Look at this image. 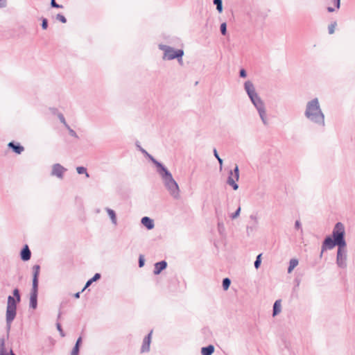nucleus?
I'll list each match as a JSON object with an SVG mask.
<instances>
[{"label":"nucleus","mask_w":355,"mask_h":355,"mask_svg":"<svg viewBox=\"0 0 355 355\" xmlns=\"http://www.w3.org/2000/svg\"><path fill=\"white\" fill-rule=\"evenodd\" d=\"M56 19H58V21H60L64 24L67 22L66 17L64 15H62V14H58L56 15Z\"/></svg>","instance_id":"33"},{"label":"nucleus","mask_w":355,"mask_h":355,"mask_svg":"<svg viewBox=\"0 0 355 355\" xmlns=\"http://www.w3.org/2000/svg\"><path fill=\"white\" fill-rule=\"evenodd\" d=\"M213 3L216 6V10L219 13L223 12V1L222 0H214Z\"/></svg>","instance_id":"24"},{"label":"nucleus","mask_w":355,"mask_h":355,"mask_svg":"<svg viewBox=\"0 0 355 355\" xmlns=\"http://www.w3.org/2000/svg\"><path fill=\"white\" fill-rule=\"evenodd\" d=\"M146 156L150 159V161L157 166V173H160L163 171V169L165 170L166 168L162 163L156 160L152 155L147 153Z\"/></svg>","instance_id":"16"},{"label":"nucleus","mask_w":355,"mask_h":355,"mask_svg":"<svg viewBox=\"0 0 355 355\" xmlns=\"http://www.w3.org/2000/svg\"><path fill=\"white\" fill-rule=\"evenodd\" d=\"M79 349H80V347H78L77 346H74L72 349L71 355H78Z\"/></svg>","instance_id":"39"},{"label":"nucleus","mask_w":355,"mask_h":355,"mask_svg":"<svg viewBox=\"0 0 355 355\" xmlns=\"http://www.w3.org/2000/svg\"><path fill=\"white\" fill-rule=\"evenodd\" d=\"M282 310V305H281V300H277L273 304V309H272V315L275 316L277 314H279L281 312Z\"/></svg>","instance_id":"20"},{"label":"nucleus","mask_w":355,"mask_h":355,"mask_svg":"<svg viewBox=\"0 0 355 355\" xmlns=\"http://www.w3.org/2000/svg\"><path fill=\"white\" fill-rule=\"evenodd\" d=\"M51 6L55 8H62L63 6L62 5L58 4L55 2V0H51Z\"/></svg>","instance_id":"35"},{"label":"nucleus","mask_w":355,"mask_h":355,"mask_svg":"<svg viewBox=\"0 0 355 355\" xmlns=\"http://www.w3.org/2000/svg\"><path fill=\"white\" fill-rule=\"evenodd\" d=\"M82 343V338L81 337H79L77 340H76V343L75 344V346H77L78 347H80V345Z\"/></svg>","instance_id":"46"},{"label":"nucleus","mask_w":355,"mask_h":355,"mask_svg":"<svg viewBox=\"0 0 355 355\" xmlns=\"http://www.w3.org/2000/svg\"><path fill=\"white\" fill-rule=\"evenodd\" d=\"M161 176L164 184L170 193L175 199H178L180 198V189L178 183L173 179L172 174L171 172L166 168L163 169L162 173H159Z\"/></svg>","instance_id":"5"},{"label":"nucleus","mask_w":355,"mask_h":355,"mask_svg":"<svg viewBox=\"0 0 355 355\" xmlns=\"http://www.w3.org/2000/svg\"><path fill=\"white\" fill-rule=\"evenodd\" d=\"M239 76L241 78H245L247 76V72L244 69H241L239 71Z\"/></svg>","instance_id":"42"},{"label":"nucleus","mask_w":355,"mask_h":355,"mask_svg":"<svg viewBox=\"0 0 355 355\" xmlns=\"http://www.w3.org/2000/svg\"><path fill=\"white\" fill-rule=\"evenodd\" d=\"M20 255H21V259L24 261H28L31 259V252L27 245H26L22 248Z\"/></svg>","instance_id":"13"},{"label":"nucleus","mask_w":355,"mask_h":355,"mask_svg":"<svg viewBox=\"0 0 355 355\" xmlns=\"http://www.w3.org/2000/svg\"><path fill=\"white\" fill-rule=\"evenodd\" d=\"M7 6V0H0V8H5Z\"/></svg>","instance_id":"43"},{"label":"nucleus","mask_w":355,"mask_h":355,"mask_svg":"<svg viewBox=\"0 0 355 355\" xmlns=\"http://www.w3.org/2000/svg\"><path fill=\"white\" fill-rule=\"evenodd\" d=\"M232 172H233V175L234 176V178H236V180H239V166L237 165H236V166L234 168V170L232 171Z\"/></svg>","instance_id":"31"},{"label":"nucleus","mask_w":355,"mask_h":355,"mask_svg":"<svg viewBox=\"0 0 355 355\" xmlns=\"http://www.w3.org/2000/svg\"><path fill=\"white\" fill-rule=\"evenodd\" d=\"M48 27V20L46 18H43L42 21V28L45 30Z\"/></svg>","instance_id":"37"},{"label":"nucleus","mask_w":355,"mask_h":355,"mask_svg":"<svg viewBox=\"0 0 355 355\" xmlns=\"http://www.w3.org/2000/svg\"><path fill=\"white\" fill-rule=\"evenodd\" d=\"M56 326H57V329H58V330L60 331V333L61 336H64V334H63V331H62V327H61L60 324V323H57V324H56Z\"/></svg>","instance_id":"45"},{"label":"nucleus","mask_w":355,"mask_h":355,"mask_svg":"<svg viewBox=\"0 0 355 355\" xmlns=\"http://www.w3.org/2000/svg\"><path fill=\"white\" fill-rule=\"evenodd\" d=\"M60 315H61V313H59V314H58V318H60Z\"/></svg>","instance_id":"50"},{"label":"nucleus","mask_w":355,"mask_h":355,"mask_svg":"<svg viewBox=\"0 0 355 355\" xmlns=\"http://www.w3.org/2000/svg\"><path fill=\"white\" fill-rule=\"evenodd\" d=\"M240 212H241V207H239L238 209H236V211L234 213L232 214L230 216L232 219H235L239 216Z\"/></svg>","instance_id":"32"},{"label":"nucleus","mask_w":355,"mask_h":355,"mask_svg":"<svg viewBox=\"0 0 355 355\" xmlns=\"http://www.w3.org/2000/svg\"><path fill=\"white\" fill-rule=\"evenodd\" d=\"M214 346L212 345H209L207 347H203L201 348V354L202 355H211L214 352Z\"/></svg>","instance_id":"19"},{"label":"nucleus","mask_w":355,"mask_h":355,"mask_svg":"<svg viewBox=\"0 0 355 355\" xmlns=\"http://www.w3.org/2000/svg\"><path fill=\"white\" fill-rule=\"evenodd\" d=\"M141 223L148 230H152L155 226L153 220L148 216L143 217L141 218Z\"/></svg>","instance_id":"15"},{"label":"nucleus","mask_w":355,"mask_h":355,"mask_svg":"<svg viewBox=\"0 0 355 355\" xmlns=\"http://www.w3.org/2000/svg\"><path fill=\"white\" fill-rule=\"evenodd\" d=\"M236 181L237 180H236V178H234L233 175L232 171H230L227 178V183L235 191L239 188V185L236 184Z\"/></svg>","instance_id":"14"},{"label":"nucleus","mask_w":355,"mask_h":355,"mask_svg":"<svg viewBox=\"0 0 355 355\" xmlns=\"http://www.w3.org/2000/svg\"><path fill=\"white\" fill-rule=\"evenodd\" d=\"M347 246H338L336 264L340 268H347Z\"/></svg>","instance_id":"7"},{"label":"nucleus","mask_w":355,"mask_h":355,"mask_svg":"<svg viewBox=\"0 0 355 355\" xmlns=\"http://www.w3.org/2000/svg\"><path fill=\"white\" fill-rule=\"evenodd\" d=\"M295 227L297 230H300L302 232V225L300 220H297L295 223Z\"/></svg>","instance_id":"40"},{"label":"nucleus","mask_w":355,"mask_h":355,"mask_svg":"<svg viewBox=\"0 0 355 355\" xmlns=\"http://www.w3.org/2000/svg\"><path fill=\"white\" fill-rule=\"evenodd\" d=\"M80 293L81 292H78V293H75L73 295L74 297L76 298V299H78L80 297Z\"/></svg>","instance_id":"48"},{"label":"nucleus","mask_w":355,"mask_h":355,"mask_svg":"<svg viewBox=\"0 0 355 355\" xmlns=\"http://www.w3.org/2000/svg\"><path fill=\"white\" fill-rule=\"evenodd\" d=\"M336 7L338 9L340 6V0H331Z\"/></svg>","instance_id":"44"},{"label":"nucleus","mask_w":355,"mask_h":355,"mask_svg":"<svg viewBox=\"0 0 355 355\" xmlns=\"http://www.w3.org/2000/svg\"><path fill=\"white\" fill-rule=\"evenodd\" d=\"M8 146L13 152L19 155L21 154L24 150V148L19 143L10 141L8 143Z\"/></svg>","instance_id":"11"},{"label":"nucleus","mask_w":355,"mask_h":355,"mask_svg":"<svg viewBox=\"0 0 355 355\" xmlns=\"http://www.w3.org/2000/svg\"><path fill=\"white\" fill-rule=\"evenodd\" d=\"M298 260L296 259H292L289 261V266L288 268V272L291 273L293 270L297 266Z\"/></svg>","instance_id":"23"},{"label":"nucleus","mask_w":355,"mask_h":355,"mask_svg":"<svg viewBox=\"0 0 355 355\" xmlns=\"http://www.w3.org/2000/svg\"><path fill=\"white\" fill-rule=\"evenodd\" d=\"M261 254H259L257 257L256 260H255V261L254 263V268L256 269H258L260 267V265H261Z\"/></svg>","instance_id":"28"},{"label":"nucleus","mask_w":355,"mask_h":355,"mask_svg":"<svg viewBox=\"0 0 355 355\" xmlns=\"http://www.w3.org/2000/svg\"><path fill=\"white\" fill-rule=\"evenodd\" d=\"M106 211H107V214L109 215V216L112 220V223L114 225H116L117 224V220H116V216L115 211L110 208H107Z\"/></svg>","instance_id":"22"},{"label":"nucleus","mask_w":355,"mask_h":355,"mask_svg":"<svg viewBox=\"0 0 355 355\" xmlns=\"http://www.w3.org/2000/svg\"><path fill=\"white\" fill-rule=\"evenodd\" d=\"M136 146H137V148L139 149V150H140V151H141L142 153H144V155H147V153H148L146 152V150H144V148H143L139 145V142H137V143L136 144Z\"/></svg>","instance_id":"41"},{"label":"nucleus","mask_w":355,"mask_h":355,"mask_svg":"<svg viewBox=\"0 0 355 355\" xmlns=\"http://www.w3.org/2000/svg\"><path fill=\"white\" fill-rule=\"evenodd\" d=\"M327 10L329 12H334L335 10V9L334 8H332V7H328L327 8Z\"/></svg>","instance_id":"49"},{"label":"nucleus","mask_w":355,"mask_h":355,"mask_svg":"<svg viewBox=\"0 0 355 355\" xmlns=\"http://www.w3.org/2000/svg\"><path fill=\"white\" fill-rule=\"evenodd\" d=\"M220 33L223 35H225L227 33V24L225 22H223L220 24Z\"/></svg>","instance_id":"29"},{"label":"nucleus","mask_w":355,"mask_h":355,"mask_svg":"<svg viewBox=\"0 0 355 355\" xmlns=\"http://www.w3.org/2000/svg\"><path fill=\"white\" fill-rule=\"evenodd\" d=\"M244 89L252 103L256 107L263 123L264 125H267L268 121L266 118L265 105L263 101L257 94L253 83L250 80L245 81L244 83Z\"/></svg>","instance_id":"3"},{"label":"nucleus","mask_w":355,"mask_h":355,"mask_svg":"<svg viewBox=\"0 0 355 355\" xmlns=\"http://www.w3.org/2000/svg\"><path fill=\"white\" fill-rule=\"evenodd\" d=\"M304 116L316 125L322 127L325 125L324 114L318 98H314L306 103Z\"/></svg>","instance_id":"2"},{"label":"nucleus","mask_w":355,"mask_h":355,"mask_svg":"<svg viewBox=\"0 0 355 355\" xmlns=\"http://www.w3.org/2000/svg\"><path fill=\"white\" fill-rule=\"evenodd\" d=\"M40 266L35 265L33 268V286H38V276L40 273Z\"/></svg>","instance_id":"17"},{"label":"nucleus","mask_w":355,"mask_h":355,"mask_svg":"<svg viewBox=\"0 0 355 355\" xmlns=\"http://www.w3.org/2000/svg\"><path fill=\"white\" fill-rule=\"evenodd\" d=\"M66 171H67V168L63 167L61 164H55L52 166L51 175L55 176L59 179H62L64 177V173Z\"/></svg>","instance_id":"8"},{"label":"nucleus","mask_w":355,"mask_h":355,"mask_svg":"<svg viewBox=\"0 0 355 355\" xmlns=\"http://www.w3.org/2000/svg\"><path fill=\"white\" fill-rule=\"evenodd\" d=\"M345 236V228L344 225L340 222L336 223L333 229L331 236H327L322 243L320 257L327 249L331 250L336 245L347 246Z\"/></svg>","instance_id":"1"},{"label":"nucleus","mask_w":355,"mask_h":355,"mask_svg":"<svg viewBox=\"0 0 355 355\" xmlns=\"http://www.w3.org/2000/svg\"><path fill=\"white\" fill-rule=\"evenodd\" d=\"M231 284V280L230 278L226 277L223 279V288L224 291H227Z\"/></svg>","instance_id":"25"},{"label":"nucleus","mask_w":355,"mask_h":355,"mask_svg":"<svg viewBox=\"0 0 355 355\" xmlns=\"http://www.w3.org/2000/svg\"><path fill=\"white\" fill-rule=\"evenodd\" d=\"M77 173L80 175L81 174H85L87 178L89 177V173L87 171V168L84 166H78L76 168Z\"/></svg>","instance_id":"26"},{"label":"nucleus","mask_w":355,"mask_h":355,"mask_svg":"<svg viewBox=\"0 0 355 355\" xmlns=\"http://www.w3.org/2000/svg\"><path fill=\"white\" fill-rule=\"evenodd\" d=\"M159 49L164 52V60H171L177 58L178 62L182 61V56L184 55L182 49L175 50L173 48L164 44H159Z\"/></svg>","instance_id":"6"},{"label":"nucleus","mask_w":355,"mask_h":355,"mask_svg":"<svg viewBox=\"0 0 355 355\" xmlns=\"http://www.w3.org/2000/svg\"><path fill=\"white\" fill-rule=\"evenodd\" d=\"M0 355H15L12 349L7 352L5 347V340L0 338Z\"/></svg>","instance_id":"18"},{"label":"nucleus","mask_w":355,"mask_h":355,"mask_svg":"<svg viewBox=\"0 0 355 355\" xmlns=\"http://www.w3.org/2000/svg\"><path fill=\"white\" fill-rule=\"evenodd\" d=\"M153 331H151L144 338L141 347V352H148L150 350V344L151 341V336Z\"/></svg>","instance_id":"10"},{"label":"nucleus","mask_w":355,"mask_h":355,"mask_svg":"<svg viewBox=\"0 0 355 355\" xmlns=\"http://www.w3.org/2000/svg\"><path fill=\"white\" fill-rule=\"evenodd\" d=\"M58 118H59L60 122L62 123H63L66 128L68 127L69 125L67 123L66 120L62 114H59Z\"/></svg>","instance_id":"34"},{"label":"nucleus","mask_w":355,"mask_h":355,"mask_svg":"<svg viewBox=\"0 0 355 355\" xmlns=\"http://www.w3.org/2000/svg\"><path fill=\"white\" fill-rule=\"evenodd\" d=\"M101 278L100 273H96L92 278L89 279L87 282L84 288L82 289L81 292H83L87 287H89L94 282L98 280Z\"/></svg>","instance_id":"21"},{"label":"nucleus","mask_w":355,"mask_h":355,"mask_svg":"<svg viewBox=\"0 0 355 355\" xmlns=\"http://www.w3.org/2000/svg\"><path fill=\"white\" fill-rule=\"evenodd\" d=\"M67 128L68 129L69 135L71 136H72L75 138H78L76 132L73 129H71L69 125H68V127H67Z\"/></svg>","instance_id":"36"},{"label":"nucleus","mask_w":355,"mask_h":355,"mask_svg":"<svg viewBox=\"0 0 355 355\" xmlns=\"http://www.w3.org/2000/svg\"><path fill=\"white\" fill-rule=\"evenodd\" d=\"M250 219H252V220H254L255 222H257V217L256 216H254V215H251V216H250Z\"/></svg>","instance_id":"47"},{"label":"nucleus","mask_w":355,"mask_h":355,"mask_svg":"<svg viewBox=\"0 0 355 355\" xmlns=\"http://www.w3.org/2000/svg\"><path fill=\"white\" fill-rule=\"evenodd\" d=\"M144 261H145V260H144V256L143 255H140L139 257V266L140 268L144 266Z\"/></svg>","instance_id":"38"},{"label":"nucleus","mask_w":355,"mask_h":355,"mask_svg":"<svg viewBox=\"0 0 355 355\" xmlns=\"http://www.w3.org/2000/svg\"><path fill=\"white\" fill-rule=\"evenodd\" d=\"M37 293L38 286H32L29 306L33 309H35L37 306Z\"/></svg>","instance_id":"9"},{"label":"nucleus","mask_w":355,"mask_h":355,"mask_svg":"<svg viewBox=\"0 0 355 355\" xmlns=\"http://www.w3.org/2000/svg\"><path fill=\"white\" fill-rule=\"evenodd\" d=\"M336 26V22L334 21V23H331L329 26H328V31H329V34H333L335 31V27Z\"/></svg>","instance_id":"30"},{"label":"nucleus","mask_w":355,"mask_h":355,"mask_svg":"<svg viewBox=\"0 0 355 355\" xmlns=\"http://www.w3.org/2000/svg\"><path fill=\"white\" fill-rule=\"evenodd\" d=\"M167 267L166 261H161L155 264L153 272L155 275H159L163 270Z\"/></svg>","instance_id":"12"},{"label":"nucleus","mask_w":355,"mask_h":355,"mask_svg":"<svg viewBox=\"0 0 355 355\" xmlns=\"http://www.w3.org/2000/svg\"><path fill=\"white\" fill-rule=\"evenodd\" d=\"M13 296L8 297L6 322L8 331L10 330L11 324L17 315V306L21 301V295L18 288H15L12 292Z\"/></svg>","instance_id":"4"},{"label":"nucleus","mask_w":355,"mask_h":355,"mask_svg":"<svg viewBox=\"0 0 355 355\" xmlns=\"http://www.w3.org/2000/svg\"><path fill=\"white\" fill-rule=\"evenodd\" d=\"M214 157L217 159V160L218 161V163L220 164V170H222V167H223V159L220 157V156L218 155V153L216 150V148L214 149Z\"/></svg>","instance_id":"27"}]
</instances>
